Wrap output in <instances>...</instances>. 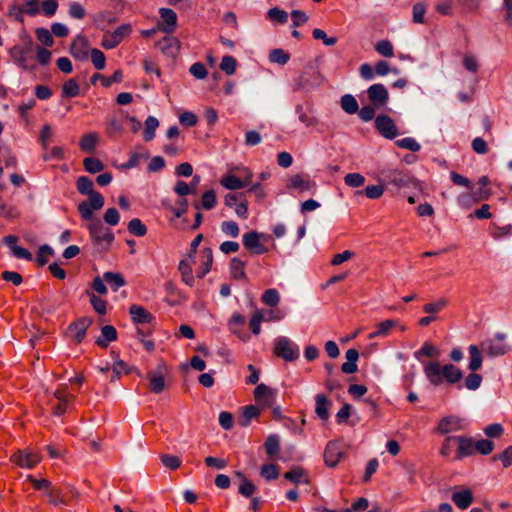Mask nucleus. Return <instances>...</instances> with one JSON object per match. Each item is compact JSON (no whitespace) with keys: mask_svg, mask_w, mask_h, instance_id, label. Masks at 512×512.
<instances>
[{"mask_svg":"<svg viewBox=\"0 0 512 512\" xmlns=\"http://www.w3.org/2000/svg\"><path fill=\"white\" fill-rule=\"evenodd\" d=\"M129 314L133 323L137 324V337L143 344L147 352H153L155 350V342L150 337L156 325L155 316L150 313L146 308L140 305H131L129 308Z\"/></svg>","mask_w":512,"mask_h":512,"instance_id":"nucleus-1","label":"nucleus"},{"mask_svg":"<svg viewBox=\"0 0 512 512\" xmlns=\"http://www.w3.org/2000/svg\"><path fill=\"white\" fill-rule=\"evenodd\" d=\"M77 190L82 195H88V200H84L78 204V212L82 219L92 220L93 210H99L104 206L103 195L94 190L93 181L87 176H80L76 182Z\"/></svg>","mask_w":512,"mask_h":512,"instance_id":"nucleus-2","label":"nucleus"},{"mask_svg":"<svg viewBox=\"0 0 512 512\" xmlns=\"http://www.w3.org/2000/svg\"><path fill=\"white\" fill-rule=\"evenodd\" d=\"M424 372L434 386H439L444 381L448 384H456L463 378V373L458 367L453 364H445L441 367L438 361L428 362L424 367Z\"/></svg>","mask_w":512,"mask_h":512,"instance_id":"nucleus-3","label":"nucleus"},{"mask_svg":"<svg viewBox=\"0 0 512 512\" xmlns=\"http://www.w3.org/2000/svg\"><path fill=\"white\" fill-rule=\"evenodd\" d=\"M469 446L467 435H448L441 444L439 454L444 458L459 461L467 458Z\"/></svg>","mask_w":512,"mask_h":512,"instance_id":"nucleus-4","label":"nucleus"},{"mask_svg":"<svg viewBox=\"0 0 512 512\" xmlns=\"http://www.w3.org/2000/svg\"><path fill=\"white\" fill-rule=\"evenodd\" d=\"M381 176L386 185H392L398 189L419 186V181L406 169H385L381 171Z\"/></svg>","mask_w":512,"mask_h":512,"instance_id":"nucleus-5","label":"nucleus"},{"mask_svg":"<svg viewBox=\"0 0 512 512\" xmlns=\"http://www.w3.org/2000/svg\"><path fill=\"white\" fill-rule=\"evenodd\" d=\"M273 354L285 361L293 362L299 358V347L285 336L275 339Z\"/></svg>","mask_w":512,"mask_h":512,"instance_id":"nucleus-6","label":"nucleus"},{"mask_svg":"<svg viewBox=\"0 0 512 512\" xmlns=\"http://www.w3.org/2000/svg\"><path fill=\"white\" fill-rule=\"evenodd\" d=\"M269 238L270 236L267 234L249 231L243 235L242 243L251 255H262L269 252V249L263 244L262 240L267 241Z\"/></svg>","mask_w":512,"mask_h":512,"instance_id":"nucleus-7","label":"nucleus"},{"mask_svg":"<svg viewBox=\"0 0 512 512\" xmlns=\"http://www.w3.org/2000/svg\"><path fill=\"white\" fill-rule=\"evenodd\" d=\"M90 237L95 244L101 245L106 243L104 250L108 251L112 242L114 241V233L103 226L102 222L97 219L88 226Z\"/></svg>","mask_w":512,"mask_h":512,"instance_id":"nucleus-8","label":"nucleus"},{"mask_svg":"<svg viewBox=\"0 0 512 512\" xmlns=\"http://www.w3.org/2000/svg\"><path fill=\"white\" fill-rule=\"evenodd\" d=\"M132 32L130 24H122L117 27L113 32H106L103 35L101 46L104 49L110 50L116 48L125 37Z\"/></svg>","mask_w":512,"mask_h":512,"instance_id":"nucleus-9","label":"nucleus"},{"mask_svg":"<svg viewBox=\"0 0 512 512\" xmlns=\"http://www.w3.org/2000/svg\"><path fill=\"white\" fill-rule=\"evenodd\" d=\"M374 127L381 136L389 140L396 138L399 134L394 120L386 114L376 116Z\"/></svg>","mask_w":512,"mask_h":512,"instance_id":"nucleus-10","label":"nucleus"},{"mask_svg":"<svg viewBox=\"0 0 512 512\" xmlns=\"http://www.w3.org/2000/svg\"><path fill=\"white\" fill-rule=\"evenodd\" d=\"M93 323L92 318L83 316L69 324L67 331L75 344H80L86 337L87 329Z\"/></svg>","mask_w":512,"mask_h":512,"instance_id":"nucleus-11","label":"nucleus"},{"mask_svg":"<svg viewBox=\"0 0 512 512\" xmlns=\"http://www.w3.org/2000/svg\"><path fill=\"white\" fill-rule=\"evenodd\" d=\"M167 372V366L161 362L157 366L156 371L147 372L146 378L149 381V389L154 394H160L165 389L164 374Z\"/></svg>","mask_w":512,"mask_h":512,"instance_id":"nucleus-12","label":"nucleus"},{"mask_svg":"<svg viewBox=\"0 0 512 512\" xmlns=\"http://www.w3.org/2000/svg\"><path fill=\"white\" fill-rule=\"evenodd\" d=\"M10 461L21 468L32 469L41 461V456L36 452L18 450L12 454Z\"/></svg>","mask_w":512,"mask_h":512,"instance_id":"nucleus-13","label":"nucleus"},{"mask_svg":"<svg viewBox=\"0 0 512 512\" xmlns=\"http://www.w3.org/2000/svg\"><path fill=\"white\" fill-rule=\"evenodd\" d=\"M367 96L370 104L378 108L385 107L389 101V92L387 88L381 83L371 85L367 89Z\"/></svg>","mask_w":512,"mask_h":512,"instance_id":"nucleus-14","label":"nucleus"},{"mask_svg":"<svg viewBox=\"0 0 512 512\" xmlns=\"http://www.w3.org/2000/svg\"><path fill=\"white\" fill-rule=\"evenodd\" d=\"M464 420L456 415H449L441 418L435 428V431L441 435H447L464 428Z\"/></svg>","mask_w":512,"mask_h":512,"instance_id":"nucleus-15","label":"nucleus"},{"mask_svg":"<svg viewBox=\"0 0 512 512\" xmlns=\"http://www.w3.org/2000/svg\"><path fill=\"white\" fill-rule=\"evenodd\" d=\"M344 456L345 453L340 449V445L337 441H329L326 444L323 458L327 467L335 468Z\"/></svg>","mask_w":512,"mask_h":512,"instance_id":"nucleus-16","label":"nucleus"},{"mask_svg":"<svg viewBox=\"0 0 512 512\" xmlns=\"http://www.w3.org/2000/svg\"><path fill=\"white\" fill-rule=\"evenodd\" d=\"M254 399L262 408L272 407L276 400V390L264 383L258 384L254 389Z\"/></svg>","mask_w":512,"mask_h":512,"instance_id":"nucleus-17","label":"nucleus"},{"mask_svg":"<svg viewBox=\"0 0 512 512\" xmlns=\"http://www.w3.org/2000/svg\"><path fill=\"white\" fill-rule=\"evenodd\" d=\"M506 336L503 333H497L494 340H488L484 343L485 352L492 357L502 356L508 353L509 346L504 343Z\"/></svg>","mask_w":512,"mask_h":512,"instance_id":"nucleus-18","label":"nucleus"},{"mask_svg":"<svg viewBox=\"0 0 512 512\" xmlns=\"http://www.w3.org/2000/svg\"><path fill=\"white\" fill-rule=\"evenodd\" d=\"M33 40L31 37H28V41L26 43V46L25 47H21V46H14L12 49H11V56L14 60V62L21 68L27 70V69H34L35 68V65H31L29 66L27 61H28V54L31 52L32 50V46H33Z\"/></svg>","mask_w":512,"mask_h":512,"instance_id":"nucleus-19","label":"nucleus"},{"mask_svg":"<svg viewBox=\"0 0 512 512\" xmlns=\"http://www.w3.org/2000/svg\"><path fill=\"white\" fill-rule=\"evenodd\" d=\"M468 441L470 442V446L468 448L467 458L475 456L476 454L484 456L489 455L495 448L494 442L490 439L481 438L475 441L473 437L468 436Z\"/></svg>","mask_w":512,"mask_h":512,"instance_id":"nucleus-20","label":"nucleus"},{"mask_svg":"<svg viewBox=\"0 0 512 512\" xmlns=\"http://www.w3.org/2000/svg\"><path fill=\"white\" fill-rule=\"evenodd\" d=\"M160 18L162 22L158 23V28L164 33H173L177 28V14L170 8H160Z\"/></svg>","mask_w":512,"mask_h":512,"instance_id":"nucleus-21","label":"nucleus"},{"mask_svg":"<svg viewBox=\"0 0 512 512\" xmlns=\"http://www.w3.org/2000/svg\"><path fill=\"white\" fill-rule=\"evenodd\" d=\"M89 41L84 35H78L70 47L71 55L79 61H85L89 55Z\"/></svg>","mask_w":512,"mask_h":512,"instance_id":"nucleus-22","label":"nucleus"},{"mask_svg":"<svg viewBox=\"0 0 512 512\" xmlns=\"http://www.w3.org/2000/svg\"><path fill=\"white\" fill-rule=\"evenodd\" d=\"M18 240L19 238L15 235H7L3 238V243L10 248L13 256L16 258L31 261L33 258L31 252L24 247L18 246Z\"/></svg>","mask_w":512,"mask_h":512,"instance_id":"nucleus-23","label":"nucleus"},{"mask_svg":"<svg viewBox=\"0 0 512 512\" xmlns=\"http://www.w3.org/2000/svg\"><path fill=\"white\" fill-rule=\"evenodd\" d=\"M161 52L167 56L174 57L180 50V41L174 36H165L156 43Z\"/></svg>","mask_w":512,"mask_h":512,"instance_id":"nucleus-24","label":"nucleus"},{"mask_svg":"<svg viewBox=\"0 0 512 512\" xmlns=\"http://www.w3.org/2000/svg\"><path fill=\"white\" fill-rule=\"evenodd\" d=\"M118 338L117 330L112 325H105L101 328V336H99L95 343L102 349H106L111 342L116 341Z\"/></svg>","mask_w":512,"mask_h":512,"instance_id":"nucleus-25","label":"nucleus"},{"mask_svg":"<svg viewBox=\"0 0 512 512\" xmlns=\"http://www.w3.org/2000/svg\"><path fill=\"white\" fill-rule=\"evenodd\" d=\"M246 262L241 260L238 257H233L229 262V272L230 276L234 280H243L247 281V274L245 272Z\"/></svg>","mask_w":512,"mask_h":512,"instance_id":"nucleus-26","label":"nucleus"},{"mask_svg":"<svg viewBox=\"0 0 512 512\" xmlns=\"http://www.w3.org/2000/svg\"><path fill=\"white\" fill-rule=\"evenodd\" d=\"M399 325V320L387 319L375 325V330L368 335V339L388 336L391 330Z\"/></svg>","mask_w":512,"mask_h":512,"instance_id":"nucleus-27","label":"nucleus"},{"mask_svg":"<svg viewBox=\"0 0 512 512\" xmlns=\"http://www.w3.org/2000/svg\"><path fill=\"white\" fill-rule=\"evenodd\" d=\"M284 478L294 484L305 483L309 484L310 479L307 477L305 469L301 466H294L289 471L284 473Z\"/></svg>","mask_w":512,"mask_h":512,"instance_id":"nucleus-28","label":"nucleus"},{"mask_svg":"<svg viewBox=\"0 0 512 512\" xmlns=\"http://www.w3.org/2000/svg\"><path fill=\"white\" fill-rule=\"evenodd\" d=\"M314 186V182H311L309 179H304L301 174L290 177L286 184L288 189H298L300 191H310Z\"/></svg>","mask_w":512,"mask_h":512,"instance_id":"nucleus-29","label":"nucleus"},{"mask_svg":"<svg viewBox=\"0 0 512 512\" xmlns=\"http://www.w3.org/2000/svg\"><path fill=\"white\" fill-rule=\"evenodd\" d=\"M235 476L241 481L238 487V493L246 498H250L256 491L254 483L241 471H236Z\"/></svg>","mask_w":512,"mask_h":512,"instance_id":"nucleus-30","label":"nucleus"},{"mask_svg":"<svg viewBox=\"0 0 512 512\" xmlns=\"http://www.w3.org/2000/svg\"><path fill=\"white\" fill-rule=\"evenodd\" d=\"M315 399H316L315 412H316L317 416L321 420L327 421L329 418V409L331 406V402L328 400V398L324 394H317Z\"/></svg>","mask_w":512,"mask_h":512,"instance_id":"nucleus-31","label":"nucleus"},{"mask_svg":"<svg viewBox=\"0 0 512 512\" xmlns=\"http://www.w3.org/2000/svg\"><path fill=\"white\" fill-rule=\"evenodd\" d=\"M150 157V152L143 146L138 147V151H134L130 154L128 161L123 164V168L131 169L140 163L141 160H147Z\"/></svg>","mask_w":512,"mask_h":512,"instance_id":"nucleus-32","label":"nucleus"},{"mask_svg":"<svg viewBox=\"0 0 512 512\" xmlns=\"http://www.w3.org/2000/svg\"><path fill=\"white\" fill-rule=\"evenodd\" d=\"M98 141L99 136L96 132L84 134L79 141L80 150L86 153H93Z\"/></svg>","mask_w":512,"mask_h":512,"instance_id":"nucleus-33","label":"nucleus"},{"mask_svg":"<svg viewBox=\"0 0 512 512\" xmlns=\"http://www.w3.org/2000/svg\"><path fill=\"white\" fill-rule=\"evenodd\" d=\"M452 500L460 509L468 508L473 502V494L469 489H464L452 494Z\"/></svg>","mask_w":512,"mask_h":512,"instance_id":"nucleus-34","label":"nucleus"},{"mask_svg":"<svg viewBox=\"0 0 512 512\" xmlns=\"http://www.w3.org/2000/svg\"><path fill=\"white\" fill-rule=\"evenodd\" d=\"M264 448L269 458H276L280 453L279 436L276 434L269 435L264 442Z\"/></svg>","mask_w":512,"mask_h":512,"instance_id":"nucleus-35","label":"nucleus"},{"mask_svg":"<svg viewBox=\"0 0 512 512\" xmlns=\"http://www.w3.org/2000/svg\"><path fill=\"white\" fill-rule=\"evenodd\" d=\"M178 271L181 274L182 281L189 287H193L195 284V278L193 275L191 263L183 259L179 262Z\"/></svg>","mask_w":512,"mask_h":512,"instance_id":"nucleus-36","label":"nucleus"},{"mask_svg":"<svg viewBox=\"0 0 512 512\" xmlns=\"http://www.w3.org/2000/svg\"><path fill=\"white\" fill-rule=\"evenodd\" d=\"M103 279L105 282L110 285L111 289L113 291H117L120 287H123L126 285V280L124 276L120 273L115 272H105L103 274Z\"/></svg>","mask_w":512,"mask_h":512,"instance_id":"nucleus-37","label":"nucleus"},{"mask_svg":"<svg viewBox=\"0 0 512 512\" xmlns=\"http://www.w3.org/2000/svg\"><path fill=\"white\" fill-rule=\"evenodd\" d=\"M341 108L347 113V114H355L359 110V104L356 100V98L351 94H345L341 97Z\"/></svg>","mask_w":512,"mask_h":512,"instance_id":"nucleus-38","label":"nucleus"},{"mask_svg":"<svg viewBox=\"0 0 512 512\" xmlns=\"http://www.w3.org/2000/svg\"><path fill=\"white\" fill-rule=\"evenodd\" d=\"M470 362L468 368L472 372H476L482 366V355L479 348L476 345L469 346Z\"/></svg>","mask_w":512,"mask_h":512,"instance_id":"nucleus-39","label":"nucleus"},{"mask_svg":"<svg viewBox=\"0 0 512 512\" xmlns=\"http://www.w3.org/2000/svg\"><path fill=\"white\" fill-rule=\"evenodd\" d=\"M221 185L229 190H238L245 188V183L241 182V178L231 173H228L222 177Z\"/></svg>","mask_w":512,"mask_h":512,"instance_id":"nucleus-40","label":"nucleus"},{"mask_svg":"<svg viewBox=\"0 0 512 512\" xmlns=\"http://www.w3.org/2000/svg\"><path fill=\"white\" fill-rule=\"evenodd\" d=\"M80 87L74 78H70L64 82L62 86V97L74 98L79 95Z\"/></svg>","mask_w":512,"mask_h":512,"instance_id":"nucleus-41","label":"nucleus"},{"mask_svg":"<svg viewBox=\"0 0 512 512\" xmlns=\"http://www.w3.org/2000/svg\"><path fill=\"white\" fill-rule=\"evenodd\" d=\"M45 494L48 497V502L52 505L57 506L60 504L67 503L63 497L62 491L59 488L53 486L52 484L50 485V488L47 489Z\"/></svg>","mask_w":512,"mask_h":512,"instance_id":"nucleus-42","label":"nucleus"},{"mask_svg":"<svg viewBox=\"0 0 512 512\" xmlns=\"http://www.w3.org/2000/svg\"><path fill=\"white\" fill-rule=\"evenodd\" d=\"M159 126V121L153 116H149L145 121V130L143 133V139L146 142L151 141L155 137V131Z\"/></svg>","mask_w":512,"mask_h":512,"instance_id":"nucleus-43","label":"nucleus"},{"mask_svg":"<svg viewBox=\"0 0 512 512\" xmlns=\"http://www.w3.org/2000/svg\"><path fill=\"white\" fill-rule=\"evenodd\" d=\"M128 231L134 236L143 237L147 234V227L139 218H133L128 223Z\"/></svg>","mask_w":512,"mask_h":512,"instance_id":"nucleus-44","label":"nucleus"},{"mask_svg":"<svg viewBox=\"0 0 512 512\" xmlns=\"http://www.w3.org/2000/svg\"><path fill=\"white\" fill-rule=\"evenodd\" d=\"M279 472V466L273 463L264 464L260 469V475L268 481L277 479Z\"/></svg>","mask_w":512,"mask_h":512,"instance_id":"nucleus-45","label":"nucleus"},{"mask_svg":"<svg viewBox=\"0 0 512 512\" xmlns=\"http://www.w3.org/2000/svg\"><path fill=\"white\" fill-rule=\"evenodd\" d=\"M84 169L92 174L101 172L104 169V164L98 158L87 157L83 160Z\"/></svg>","mask_w":512,"mask_h":512,"instance_id":"nucleus-46","label":"nucleus"},{"mask_svg":"<svg viewBox=\"0 0 512 512\" xmlns=\"http://www.w3.org/2000/svg\"><path fill=\"white\" fill-rule=\"evenodd\" d=\"M237 60L231 55L222 57L220 69L227 75H233L236 72Z\"/></svg>","mask_w":512,"mask_h":512,"instance_id":"nucleus-47","label":"nucleus"},{"mask_svg":"<svg viewBox=\"0 0 512 512\" xmlns=\"http://www.w3.org/2000/svg\"><path fill=\"white\" fill-rule=\"evenodd\" d=\"M87 295L90 297V303L93 309L99 315H105L107 311V302L94 293H90L89 291H87Z\"/></svg>","mask_w":512,"mask_h":512,"instance_id":"nucleus-48","label":"nucleus"},{"mask_svg":"<svg viewBox=\"0 0 512 512\" xmlns=\"http://www.w3.org/2000/svg\"><path fill=\"white\" fill-rule=\"evenodd\" d=\"M261 300L264 304L275 307L280 301V296L276 289L270 288L264 291Z\"/></svg>","mask_w":512,"mask_h":512,"instance_id":"nucleus-49","label":"nucleus"},{"mask_svg":"<svg viewBox=\"0 0 512 512\" xmlns=\"http://www.w3.org/2000/svg\"><path fill=\"white\" fill-rule=\"evenodd\" d=\"M385 189L383 185H369L363 191H357V194H364L369 199H379Z\"/></svg>","mask_w":512,"mask_h":512,"instance_id":"nucleus-50","label":"nucleus"},{"mask_svg":"<svg viewBox=\"0 0 512 512\" xmlns=\"http://www.w3.org/2000/svg\"><path fill=\"white\" fill-rule=\"evenodd\" d=\"M290 59V54L285 52L283 49L276 48L271 50L269 54V60L281 65H285Z\"/></svg>","mask_w":512,"mask_h":512,"instance_id":"nucleus-51","label":"nucleus"},{"mask_svg":"<svg viewBox=\"0 0 512 512\" xmlns=\"http://www.w3.org/2000/svg\"><path fill=\"white\" fill-rule=\"evenodd\" d=\"M91 61L97 70H103L105 68L106 57L104 53L97 49L92 48L90 51Z\"/></svg>","mask_w":512,"mask_h":512,"instance_id":"nucleus-52","label":"nucleus"},{"mask_svg":"<svg viewBox=\"0 0 512 512\" xmlns=\"http://www.w3.org/2000/svg\"><path fill=\"white\" fill-rule=\"evenodd\" d=\"M447 304V300L443 298L436 302L426 303L423 306V312L429 315H433L442 311L447 306Z\"/></svg>","mask_w":512,"mask_h":512,"instance_id":"nucleus-53","label":"nucleus"},{"mask_svg":"<svg viewBox=\"0 0 512 512\" xmlns=\"http://www.w3.org/2000/svg\"><path fill=\"white\" fill-rule=\"evenodd\" d=\"M477 199L470 192L461 193L457 197V204L462 209H470L472 206L477 204Z\"/></svg>","mask_w":512,"mask_h":512,"instance_id":"nucleus-54","label":"nucleus"},{"mask_svg":"<svg viewBox=\"0 0 512 512\" xmlns=\"http://www.w3.org/2000/svg\"><path fill=\"white\" fill-rule=\"evenodd\" d=\"M53 254H54V251L49 245H47V244L42 245L39 248L37 256H36L37 265L45 266L48 263V256H52Z\"/></svg>","mask_w":512,"mask_h":512,"instance_id":"nucleus-55","label":"nucleus"},{"mask_svg":"<svg viewBox=\"0 0 512 512\" xmlns=\"http://www.w3.org/2000/svg\"><path fill=\"white\" fill-rule=\"evenodd\" d=\"M414 355L417 359H420L421 356L432 358L437 357L439 352L432 343L425 342L421 349L416 351Z\"/></svg>","mask_w":512,"mask_h":512,"instance_id":"nucleus-56","label":"nucleus"},{"mask_svg":"<svg viewBox=\"0 0 512 512\" xmlns=\"http://www.w3.org/2000/svg\"><path fill=\"white\" fill-rule=\"evenodd\" d=\"M261 410L256 405H247L243 408V417L245 419V422H242L241 424L243 426L248 425L251 419L258 418L260 416Z\"/></svg>","mask_w":512,"mask_h":512,"instance_id":"nucleus-57","label":"nucleus"},{"mask_svg":"<svg viewBox=\"0 0 512 512\" xmlns=\"http://www.w3.org/2000/svg\"><path fill=\"white\" fill-rule=\"evenodd\" d=\"M36 37L44 46L51 47L54 44L52 33L46 28H37L35 30Z\"/></svg>","mask_w":512,"mask_h":512,"instance_id":"nucleus-58","label":"nucleus"},{"mask_svg":"<svg viewBox=\"0 0 512 512\" xmlns=\"http://www.w3.org/2000/svg\"><path fill=\"white\" fill-rule=\"evenodd\" d=\"M344 182L349 187H361L365 183V177L360 173H348L344 177Z\"/></svg>","mask_w":512,"mask_h":512,"instance_id":"nucleus-59","label":"nucleus"},{"mask_svg":"<svg viewBox=\"0 0 512 512\" xmlns=\"http://www.w3.org/2000/svg\"><path fill=\"white\" fill-rule=\"evenodd\" d=\"M375 50L382 56L392 57L394 55L393 45L389 40H380L375 45Z\"/></svg>","mask_w":512,"mask_h":512,"instance_id":"nucleus-60","label":"nucleus"},{"mask_svg":"<svg viewBox=\"0 0 512 512\" xmlns=\"http://www.w3.org/2000/svg\"><path fill=\"white\" fill-rule=\"evenodd\" d=\"M376 109H379V108L375 107L372 104H368V105L363 106L361 109H359L357 113L362 121L369 122L376 118L375 117Z\"/></svg>","mask_w":512,"mask_h":512,"instance_id":"nucleus-61","label":"nucleus"},{"mask_svg":"<svg viewBox=\"0 0 512 512\" xmlns=\"http://www.w3.org/2000/svg\"><path fill=\"white\" fill-rule=\"evenodd\" d=\"M201 205L204 209L210 210L216 205V193L214 190H207L202 194Z\"/></svg>","mask_w":512,"mask_h":512,"instance_id":"nucleus-62","label":"nucleus"},{"mask_svg":"<svg viewBox=\"0 0 512 512\" xmlns=\"http://www.w3.org/2000/svg\"><path fill=\"white\" fill-rule=\"evenodd\" d=\"M221 231L232 238H236L239 235L240 229L237 222L231 220L222 222Z\"/></svg>","mask_w":512,"mask_h":512,"instance_id":"nucleus-63","label":"nucleus"},{"mask_svg":"<svg viewBox=\"0 0 512 512\" xmlns=\"http://www.w3.org/2000/svg\"><path fill=\"white\" fill-rule=\"evenodd\" d=\"M493 461L500 460L504 468H508L512 464V445L508 446L503 452L494 455Z\"/></svg>","mask_w":512,"mask_h":512,"instance_id":"nucleus-64","label":"nucleus"}]
</instances>
